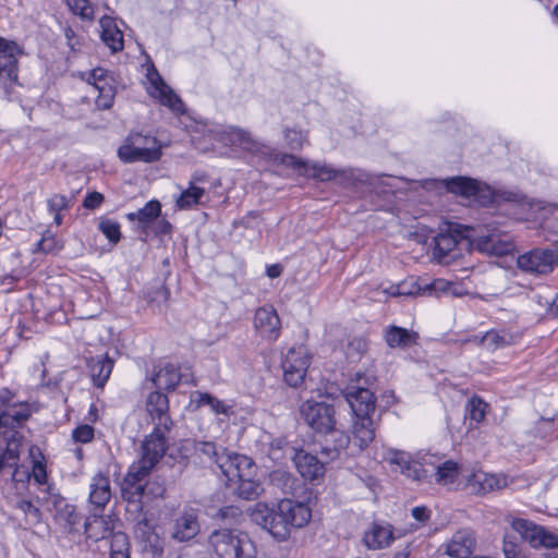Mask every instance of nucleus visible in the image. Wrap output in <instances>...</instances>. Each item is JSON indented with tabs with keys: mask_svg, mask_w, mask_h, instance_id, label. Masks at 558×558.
Returning <instances> with one entry per match:
<instances>
[{
	"mask_svg": "<svg viewBox=\"0 0 558 558\" xmlns=\"http://www.w3.org/2000/svg\"><path fill=\"white\" fill-rule=\"evenodd\" d=\"M9 390L0 391V473L5 470L15 474L23 435L17 430L31 416L28 404H10Z\"/></svg>",
	"mask_w": 558,
	"mask_h": 558,
	"instance_id": "f257e3e1",
	"label": "nucleus"
},
{
	"mask_svg": "<svg viewBox=\"0 0 558 558\" xmlns=\"http://www.w3.org/2000/svg\"><path fill=\"white\" fill-rule=\"evenodd\" d=\"M207 543L218 558H257L255 543L236 529L214 530Z\"/></svg>",
	"mask_w": 558,
	"mask_h": 558,
	"instance_id": "f03ea898",
	"label": "nucleus"
},
{
	"mask_svg": "<svg viewBox=\"0 0 558 558\" xmlns=\"http://www.w3.org/2000/svg\"><path fill=\"white\" fill-rule=\"evenodd\" d=\"M118 156L126 163L154 162L161 157V147L154 136L131 133L119 147Z\"/></svg>",
	"mask_w": 558,
	"mask_h": 558,
	"instance_id": "7ed1b4c3",
	"label": "nucleus"
},
{
	"mask_svg": "<svg viewBox=\"0 0 558 558\" xmlns=\"http://www.w3.org/2000/svg\"><path fill=\"white\" fill-rule=\"evenodd\" d=\"M505 520L510 524L512 530L519 533L521 538L529 542L532 547H558V535L544 526L537 525L526 519L515 518L512 514H507Z\"/></svg>",
	"mask_w": 558,
	"mask_h": 558,
	"instance_id": "20e7f679",
	"label": "nucleus"
},
{
	"mask_svg": "<svg viewBox=\"0 0 558 558\" xmlns=\"http://www.w3.org/2000/svg\"><path fill=\"white\" fill-rule=\"evenodd\" d=\"M300 414L306 424L317 433H328L336 426L335 407L325 401H304L300 407Z\"/></svg>",
	"mask_w": 558,
	"mask_h": 558,
	"instance_id": "39448f33",
	"label": "nucleus"
},
{
	"mask_svg": "<svg viewBox=\"0 0 558 558\" xmlns=\"http://www.w3.org/2000/svg\"><path fill=\"white\" fill-rule=\"evenodd\" d=\"M251 518L280 542L290 536L291 531L278 507L269 508L266 504L258 502L252 508Z\"/></svg>",
	"mask_w": 558,
	"mask_h": 558,
	"instance_id": "423d86ee",
	"label": "nucleus"
},
{
	"mask_svg": "<svg viewBox=\"0 0 558 558\" xmlns=\"http://www.w3.org/2000/svg\"><path fill=\"white\" fill-rule=\"evenodd\" d=\"M160 427H154L153 432L145 438L142 444L141 458L132 465L138 470L150 473L167 451V433Z\"/></svg>",
	"mask_w": 558,
	"mask_h": 558,
	"instance_id": "0eeeda50",
	"label": "nucleus"
},
{
	"mask_svg": "<svg viewBox=\"0 0 558 558\" xmlns=\"http://www.w3.org/2000/svg\"><path fill=\"white\" fill-rule=\"evenodd\" d=\"M148 472L138 470L137 466L131 465L129 473L124 477L121 485L122 498L128 502V512H134L138 515L143 511V498L145 494V483L143 481Z\"/></svg>",
	"mask_w": 558,
	"mask_h": 558,
	"instance_id": "6e6552de",
	"label": "nucleus"
},
{
	"mask_svg": "<svg viewBox=\"0 0 558 558\" xmlns=\"http://www.w3.org/2000/svg\"><path fill=\"white\" fill-rule=\"evenodd\" d=\"M310 354L304 345L291 348L282 362L283 378L291 387L300 386L310 365Z\"/></svg>",
	"mask_w": 558,
	"mask_h": 558,
	"instance_id": "1a4fd4ad",
	"label": "nucleus"
},
{
	"mask_svg": "<svg viewBox=\"0 0 558 558\" xmlns=\"http://www.w3.org/2000/svg\"><path fill=\"white\" fill-rule=\"evenodd\" d=\"M475 245L480 252L495 256H505L515 250L512 235L497 228L488 229L487 233L478 235Z\"/></svg>",
	"mask_w": 558,
	"mask_h": 558,
	"instance_id": "9d476101",
	"label": "nucleus"
},
{
	"mask_svg": "<svg viewBox=\"0 0 558 558\" xmlns=\"http://www.w3.org/2000/svg\"><path fill=\"white\" fill-rule=\"evenodd\" d=\"M518 267L529 274H547L553 270V248H534L517 258Z\"/></svg>",
	"mask_w": 558,
	"mask_h": 558,
	"instance_id": "9b49d317",
	"label": "nucleus"
},
{
	"mask_svg": "<svg viewBox=\"0 0 558 558\" xmlns=\"http://www.w3.org/2000/svg\"><path fill=\"white\" fill-rule=\"evenodd\" d=\"M146 412L148 413L155 427L170 430L173 422L169 415V400L160 391L150 392L146 399Z\"/></svg>",
	"mask_w": 558,
	"mask_h": 558,
	"instance_id": "f8f14e48",
	"label": "nucleus"
},
{
	"mask_svg": "<svg viewBox=\"0 0 558 558\" xmlns=\"http://www.w3.org/2000/svg\"><path fill=\"white\" fill-rule=\"evenodd\" d=\"M150 83L149 94L174 112H183V102L180 97L163 82L159 73L154 70L147 74Z\"/></svg>",
	"mask_w": 558,
	"mask_h": 558,
	"instance_id": "ddd939ff",
	"label": "nucleus"
},
{
	"mask_svg": "<svg viewBox=\"0 0 558 558\" xmlns=\"http://www.w3.org/2000/svg\"><path fill=\"white\" fill-rule=\"evenodd\" d=\"M344 397L354 416H372L375 413L376 399L369 389L350 387Z\"/></svg>",
	"mask_w": 558,
	"mask_h": 558,
	"instance_id": "4468645a",
	"label": "nucleus"
},
{
	"mask_svg": "<svg viewBox=\"0 0 558 558\" xmlns=\"http://www.w3.org/2000/svg\"><path fill=\"white\" fill-rule=\"evenodd\" d=\"M395 541L393 527L389 523L373 522L364 532L362 543L369 550L389 547Z\"/></svg>",
	"mask_w": 558,
	"mask_h": 558,
	"instance_id": "2eb2a0df",
	"label": "nucleus"
},
{
	"mask_svg": "<svg viewBox=\"0 0 558 558\" xmlns=\"http://www.w3.org/2000/svg\"><path fill=\"white\" fill-rule=\"evenodd\" d=\"M277 507L287 521L290 531L305 526L312 518L311 509L303 502L282 499Z\"/></svg>",
	"mask_w": 558,
	"mask_h": 558,
	"instance_id": "dca6fc26",
	"label": "nucleus"
},
{
	"mask_svg": "<svg viewBox=\"0 0 558 558\" xmlns=\"http://www.w3.org/2000/svg\"><path fill=\"white\" fill-rule=\"evenodd\" d=\"M475 544L476 539L473 531L461 529L444 545L445 554L451 558H469L475 548Z\"/></svg>",
	"mask_w": 558,
	"mask_h": 558,
	"instance_id": "f3484780",
	"label": "nucleus"
},
{
	"mask_svg": "<svg viewBox=\"0 0 558 558\" xmlns=\"http://www.w3.org/2000/svg\"><path fill=\"white\" fill-rule=\"evenodd\" d=\"M111 499L110 478L98 473L94 475L89 484L88 502L93 511L101 512Z\"/></svg>",
	"mask_w": 558,
	"mask_h": 558,
	"instance_id": "a211bd4d",
	"label": "nucleus"
},
{
	"mask_svg": "<svg viewBox=\"0 0 558 558\" xmlns=\"http://www.w3.org/2000/svg\"><path fill=\"white\" fill-rule=\"evenodd\" d=\"M254 326L264 338L276 340L279 336L280 318L272 306H263L255 312Z\"/></svg>",
	"mask_w": 558,
	"mask_h": 558,
	"instance_id": "6ab92c4d",
	"label": "nucleus"
},
{
	"mask_svg": "<svg viewBox=\"0 0 558 558\" xmlns=\"http://www.w3.org/2000/svg\"><path fill=\"white\" fill-rule=\"evenodd\" d=\"M324 434L326 437L322 445L320 454L326 462H330L338 459L344 452L350 444V438L336 427Z\"/></svg>",
	"mask_w": 558,
	"mask_h": 558,
	"instance_id": "aec40b11",
	"label": "nucleus"
},
{
	"mask_svg": "<svg viewBox=\"0 0 558 558\" xmlns=\"http://www.w3.org/2000/svg\"><path fill=\"white\" fill-rule=\"evenodd\" d=\"M293 461L302 477L310 481L322 477L325 473L324 464L327 463L303 450L294 453Z\"/></svg>",
	"mask_w": 558,
	"mask_h": 558,
	"instance_id": "412c9836",
	"label": "nucleus"
},
{
	"mask_svg": "<svg viewBox=\"0 0 558 558\" xmlns=\"http://www.w3.org/2000/svg\"><path fill=\"white\" fill-rule=\"evenodd\" d=\"M225 135L231 145L239 146L250 153L266 155L269 150L268 147L255 141L250 132L241 128L228 126L225 131Z\"/></svg>",
	"mask_w": 558,
	"mask_h": 558,
	"instance_id": "4be33fe9",
	"label": "nucleus"
},
{
	"mask_svg": "<svg viewBox=\"0 0 558 558\" xmlns=\"http://www.w3.org/2000/svg\"><path fill=\"white\" fill-rule=\"evenodd\" d=\"M94 512L85 521V533L88 538L98 542L112 534L114 523L110 515H101L96 511Z\"/></svg>",
	"mask_w": 558,
	"mask_h": 558,
	"instance_id": "5701e85b",
	"label": "nucleus"
},
{
	"mask_svg": "<svg viewBox=\"0 0 558 558\" xmlns=\"http://www.w3.org/2000/svg\"><path fill=\"white\" fill-rule=\"evenodd\" d=\"M387 460L396 464L399 471L413 481H422L425 477V471L422 465L410 459L404 451L391 450L387 456Z\"/></svg>",
	"mask_w": 558,
	"mask_h": 558,
	"instance_id": "b1692460",
	"label": "nucleus"
},
{
	"mask_svg": "<svg viewBox=\"0 0 558 558\" xmlns=\"http://www.w3.org/2000/svg\"><path fill=\"white\" fill-rule=\"evenodd\" d=\"M100 38L111 52H119L124 48L122 31L117 26L116 21L110 16H102L99 20Z\"/></svg>",
	"mask_w": 558,
	"mask_h": 558,
	"instance_id": "393cba45",
	"label": "nucleus"
},
{
	"mask_svg": "<svg viewBox=\"0 0 558 558\" xmlns=\"http://www.w3.org/2000/svg\"><path fill=\"white\" fill-rule=\"evenodd\" d=\"M248 465V457L230 452L227 449H221V454L217 460V466L220 469L228 483L234 481V470L236 468L242 469V471H247Z\"/></svg>",
	"mask_w": 558,
	"mask_h": 558,
	"instance_id": "a878e982",
	"label": "nucleus"
},
{
	"mask_svg": "<svg viewBox=\"0 0 558 558\" xmlns=\"http://www.w3.org/2000/svg\"><path fill=\"white\" fill-rule=\"evenodd\" d=\"M199 532L197 514L193 511H184L174 523L172 537L179 542L192 539Z\"/></svg>",
	"mask_w": 558,
	"mask_h": 558,
	"instance_id": "bb28decb",
	"label": "nucleus"
},
{
	"mask_svg": "<svg viewBox=\"0 0 558 558\" xmlns=\"http://www.w3.org/2000/svg\"><path fill=\"white\" fill-rule=\"evenodd\" d=\"M353 444L360 450L368 447L375 438V423L372 416H354Z\"/></svg>",
	"mask_w": 558,
	"mask_h": 558,
	"instance_id": "cd10ccee",
	"label": "nucleus"
},
{
	"mask_svg": "<svg viewBox=\"0 0 558 558\" xmlns=\"http://www.w3.org/2000/svg\"><path fill=\"white\" fill-rule=\"evenodd\" d=\"M181 380L179 369L171 363L159 365L150 381L157 389L173 390Z\"/></svg>",
	"mask_w": 558,
	"mask_h": 558,
	"instance_id": "c85d7f7f",
	"label": "nucleus"
},
{
	"mask_svg": "<svg viewBox=\"0 0 558 558\" xmlns=\"http://www.w3.org/2000/svg\"><path fill=\"white\" fill-rule=\"evenodd\" d=\"M434 256L439 263H449L448 258H456L458 240L450 233H439L434 238Z\"/></svg>",
	"mask_w": 558,
	"mask_h": 558,
	"instance_id": "c756f323",
	"label": "nucleus"
},
{
	"mask_svg": "<svg viewBox=\"0 0 558 558\" xmlns=\"http://www.w3.org/2000/svg\"><path fill=\"white\" fill-rule=\"evenodd\" d=\"M113 362L106 356L92 357L88 362V368L93 383L98 388L105 386L112 372Z\"/></svg>",
	"mask_w": 558,
	"mask_h": 558,
	"instance_id": "7c9ffc66",
	"label": "nucleus"
},
{
	"mask_svg": "<svg viewBox=\"0 0 558 558\" xmlns=\"http://www.w3.org/2000/svg\"><path fill=\"white\" fill-rule=\"evenodd\" d=\"M446 189L457 195L476 197L481 191L480 183L473 179L456 177L445 181Z\"/></svg>",
	"mask_w": 558,
	"mask_h": 558,
	"instance_id": "2f4dec72",
	"label": "nucleus"
},
{
	"mask_svg": "<svg viewBox=\"0 0 558 558\" xmlns=\"http://www.w3.org/2000/svg\"><path fill=\"white\" fill-rule=\"evenodd\" d=\"M335 180L342 187L353 186L356 183L371 184L372 177L361 169H340L336 171Z\"/></svg>",
	"mask_w": 558,
	"mask_h": 558,
	"instance_id": "473e14b6",
	"label": "nucleus"
},
{
	"mask_svg": "<svg viewBox=\"0 0 558 558\" xmlns=\"http://www.w3.org/2000/svg\"><path fill=\"white\" fill-rule=\"evenodd\" d=\"M161 213V204L156 201H149L146 205L134 213H129L126 218L130 221H138L143 228H146L150 222L156 220Z\"/></svg>",
	"mask_w": 558,
	"mask_h": 558,
	"instance_id": "72a5a7b5",
	"label": "nucleus"
},
{
	"mask_svg": "<svg viewBox=\"0 0 558 558\" xmlns=\"http://www.w3.org/2000/svg\"><path fill=\"white\" fill-rule=\"evenodd\" d=\"M416 332H410L409 330L391 326L386 330L385 340L390 348H407L415 342Z\"/></svg>",
	"mask_w": 558,
	"mask_h": 558,
	"instance_id": "f704fd0d",
	"label": "nucleus"
},
{
	"mask_svg": "<svg viewBox=\"0 0 558 558\" xmlns=\"http://www.w3.org/2000/svg\"><path fill=\"white\" fill-rule=\"evenodd\" d=\"M93 86L98 90V96L96 98L97 107L104 110L110 109L116 96V87L113 86L112 77L108 75L107 80H100Z\"/></svg>",
	"mask_w": 558,
	"mask_h": 558,
	"instance_id": "c9c22d12",
	"label": "nucleus"
},
{
	"mask_svg": "<svg viewBox=\"0 0 558 558\" xmlns=\"http://www.w3.org/2000/svg\"><path fill=\"white\" fill-rule=\"evenodd\" d=\"M474 481L480 484V489L484 494L508 486V478L502 474L477 473L474 474Z\"/></svg>",
	"mask_w": 558,
	"mask_h": 558,
	"instance_id": "e433bc0d",
	"label": "nucleus"
},
{
	"mask_svg": "<svg viewBox=\"0 0 558 558\" xmlns=\"http://www.w3.org/2000/svg\"><path fill=\"white\" fill-rule=\"evenodd\" d=\"M233 485H235L234 493L246 500L257 498L263 490L260 483L256 481L254 476L242 478Z\"/></svg>",
	"mask_w": 558,
	"mask_h": 558,
	"instance_id": "4c0bfd02",
	"label": "nucleus"
},
{
	"mask_svg": "<svg viewBox=\"0 0 558 558\" xmlns=\"http://www.w3.org/2000/svg\"><path fill=\"white\" fill-rule=\"evenodd\" d=\"M205 195V190L198 185H190L183 190L177 198L175 204L180 209H190L194 205L201 203L202 197Z\"/></svg>",
	"mask_w": 558,
	"mask_h": 558,
	"instance_id": "58836bf2",
	"label": "nucleus"
},
{
	"mask_svg": "<svg viewBox=\"0 0 558 558\" xmlns=\"http://www.w3.org/2000/svg\"><path fill=\"white\" fill-rule=\"evenodd\" d=\"M502 551L506 558H527L523 543L508 532L504 534Z\"/></svg>",
	"mask_w": 558,
	"mask_h": 558,
	"instance_id": "ea45409f",
	"label": "nucleus"
},
{
	"mask_svg": "<svg viewBox=\"0 0 558 558\" xmlns=\"http://www.w3.org/2000/svg\"><path fill=\"white\" fill-rule=\"evenodd\" d=\"M459 475L458 463L452 460H447L437 466L435 472V481L441 485L453 483Z\"/></svg>",
	"mask_w": 558,
	"mask_h": 558,
	"instance_id": "a19ab883",
	"label": "nucleus"
},
{
	"mask_svg": "<svg viewBox=\"0 0 558 558\" xmlns=\"http://www.w3.org/2000/svg\"><path fill=\"white\" fill-rule=\"evenodd\" d=\"M17 54L0 56V80L15 83L17 81Z\"/></svg>",
	"mask_w": 558,
	"mask_h": 558,
	"instance_id": "79ce46f5",
	"label": "nucleus"
},
{
	"mask_svg": "<svg viewBox=\"0 0 558 558\" xmlns=\"http://www.w3.org/2000/svg\"><path fill=\"white\" fill-rule=\"evenodd\" d=\"M222 447L218 448L214 442L210 441H196L194 444L195 453L203 459V462L215 463L221 454Z\"/></svg>",
	"mask_w": 558,
	"mask_h": 558,
	"instance_id": "37998d69",
	"label": "nucleus"
},
{
	"mask_svg": "<svg viewBox=\"0 0 558 558\" xmlns=\"http://www.w3.org/2000/svg\"><path fill=\"white\" fill-rule=\"evenodd\" d=\"M387 292L389 295H392V296H398V295L411 296V295L425 294L424 287L420 286L418 282L414 278L404 280L403 282L399 283L398 286H391L387 290Z\"/></svg>",
	"mask_w": 558,
	"mask_h": 558,
	"instance_id": "c03bdc74",
	"label": "nucleus"
},
{
	"mask_svg": "<svg viewBox=\"0 0 558 558\" xmlns=\"http://www.w3.org/2000/svg\"><path fill=\"white\" fill-rule=\"evenodd\" d=\"M286 145L291 150H301L304 145L308 144L307 132L295 128H287L283 131Z\"/></svg>",
	"mask_w": 558,
	"mask_h": 558,
	"instance_id": "a18cd8bd",
	"label": "nucleus"
},
{
	"mask_svg": "<svg viewBox=\"0 0 558 558\" xmlns=\"http://www.w3.org/2000/svg\"><path fill=\"white\" fill-rule=\"evenodd\" d=\"M272 154L270 155V157ZM274 157L276 160L279 159L281 165L299 170L300 174L305 175L310 174V162L298 158L291 154H277L274 153Z\"/></svg>",
	"mask_w": 558,
	"mask_h": 558,
	"instance_id": "49530a36",
	"label": "nucleus"
},
{
	"mask_svg": "<svg viewBox=\"0 0 558 558\" xmlns=\"http://www.w3.org/2000/svg\"><path fill=\"white\" fill-rule=\"evenodd\" d=\"M336 171L337 169L329 165L320 162H310V174L307 175L319 181L327 182L335 180Z\"/></svg>",
	"mask_w": 558,
	"mask_h": 558,
	"instance_id": "de8ad7c7",
	"label": "nucleus"
},
{
	"mask_svg": "<svg viewBox=\"0 0 558 558\" xmlns=\"http://www.w3.org/2000/svg\"><path fill=\"white\" fill-rule=\"evenodd\" d=\"M99 230L111 243L116 244L120 241L121 232L118 221L109 218H100Z\"/></svg>",
	"mask_w": 558,
	"mask_h": 558,
	"instance_id": "09e8293b",
	"label": "nucleus"
},
{
	"mask_svg": "<svg viewBox=\"0 0 558 558\" xmlns=\"http://www.w3.org/2000/svg\"><path fill=\"white\" fill-rule=\"evenodd\" d=\"M16 508L20 509L25 514L26 523L29 525H36L41 520V512L39 508H37L29 500H20L16 502Z\"/></svg>",
	"mask_w": 558,
	"mask_h": 558,
	"instance_id": "8fccbe9b",
	"label": "nucleus"
},
{
	"mask_svg": "<svg viewBox=\"0 0 558 558\" xmlns=\"http://www.w3.org/2000/svg\"><path fill=\"white\" fill-rule=\"evenodd\" d=\"M487 408L488 404L486 402L477 397H473L466 405V411L472 421L480 423L485 418Z\"/></svg>",
	"mask_w": 558,
	"mask_h": 558,
	"instance_id": "3c124183",
	"label": "nucleus"
},
{
	"mask_svg": "<svg viewBox=\"0 0 558 558\" xmlns=\"http://www.w3.org/2000/svg\"><path fill=\"white\" fill-rule=\"evenodd\" d=\"M62 248V243L50 231H46L36 244L37 252L57 253Z\"/></svg>",
	"mask_w": 558,
	"mask_h": 558,
	"instance_id": "603ef678",
	"label": "nucleus"
},
{
	"mask_svg": "<svg viewBox=\"0 0 558 558\" xmlns=\"http://www.w3.org/2000/svg\"><path fill=\"white\" fill-rule=\"evenodd\" d=\"M199 405H208L216 414H229L230 407L209 393H198Z\"/></svg>",
	"mask_w": 558,
	"mask_h": 558,
	"instance_id": "864d4df0",
	"label": "nucleus"
},
{
	"mask_svg": "<svg viewBox=\"0 0 558 558\" xmlns=\"http://www.w3.org/2000/svg\"><path fill=\"white\" fill-rule=\"evenodd\" d=\"M65 2L74 14L86 20L94 19V10L88 0H65Z\"/></svg>",
	"mask_w": 558,
	"mask_h": 558,
	"instance_id": "5fc2aeb1",
	"label": "nucleus"
},
{
	"mask_svg": "<svg viewBox=\"0 0 558 558\" xmlns=\"http://www.w3.org/2000/svg\"><path fill=\"white\" fill-rule=\"evenodd\" d=\"M287 449H288V441L284 437L274 438L269 442L268 456L271 460L278 461L283 458Z\"/></svg>",
	"mask_w": 558,
	"mask_h": 558,
	"instance_id": "6e6d98bb",
	"label": "nucleus"
},
{
	"mask_svg": "<svg viewBox=\"0 0 558 558\" xmlns=\"http://www.w3.org/2000/svg\"><path fill=\"white\" fill-rule=\"evenodd\" d=\"M507 343L505 336H501L498 331L490 330L487 331L482 337V344L489 350L497 349Z\"/></svg>",
	"mask_w": 558,
	"mask_h": 558,
	"instance_id": "4d7b16f0",
	"label": "nucleus"
},
{
	"mask_svg": "<svg viewBox=\"0 0 558 558\" xmlns=\"http://www.w3.org/2000/svg\"><path fill=\"white\" fill-rule=\"evenodd\" d=\"M70 199L62 194H53L47 201L48 210L52 213H61L69 208Z\"/></svg>",
	"mask_w": 558,
	"mask_h": 558,
	"instance_id": "13d9d810",
	"label": "nucleus"
},
{
	"mask_svg": "<svg viewBox=\"0 0 558 558\" xmlns=\"http://www.w3.org/2000/svg\"><path fill=\"white\" fill-rule=\"evenodd\" d=\"M59 520H63L71 532L73 527L80 522V517L75 512L73 506L66 505L58 514Z\"/></svg>",
	"mask_w": 558,
	"mask_h": 558,
	"instance_id": "bf43d9fd",
	"label": "nucleus"
},
{
	"mask_svg": "<svg viewBox=\"0 0 558 558\" xmlns=\"http://www.w3.org/2000/svg\"><path fill=\"white\" fill-rule=\"evenodd\" d=\"M94 427L90 425H81L77 426L73 433L72 437L76 442L87 444L90 442L94 438Z\"/></svg>",
	"mask_w": 558,
	"mask_h": 558,
	"instance_id": "052dcab7",
	"label": "nucleus"
},
{
	"mask_svg": "<svg viewBox=\"0 0 558 558\" xmlns=\"http://www.w3.org/2000/svg\"><path fill=\"white\" fill-rule=\"evenodd\" d=\"M166 492V485L163 481L153 480L145 482V494L146 497H162Z\"/></svg>",
	"mask_w": 558,
	"mask_h": 558,
	"instance_id": "680f3d73",
	"label": "nucleus"
},
{
	"mask_svg": "<svg viewBox=\"0 0 558 558\" xmlns=\"http://www.w3.org/2000/svg\"><path fill=\"white\" fill-rule=\"evenodd\" d=\"M242 515V511L235 506H226L218 510L216 517L221 520H229L231 522H238Z\"/></svg>",
	"mask_w": 558,
	"mask_h": 558,
	"instance_id": "e2e57ef3",
	"label": "nucleus"
},
{
	"mask_svg": "<svg viewBox=\"0 0 558 558\" xmlns=\"http://www.w3.org/2000/svg\"><path fill=\"white\" fill-rule=\"evenodd\" d=\"M23 54V49L12 40L0 37V56Z\"/></svg>",
	"mask_w": 558,
	"mask_h": 558,
	"instance_id": "0e129e2a",
	"label": "nucleus"
},
{
	"mask_svg": "<svg viewBox=\"0 0 558 558\" xmlns=\"http://www.w3.org/2000/svg\"><path fill=\"white\" fill-rule=\"evenodd\" d=\"M104 202V195L99 192H92L86 195L83 201V206L87 209H96Z\"/></svg>",
	"mask_w": 558,
	"mask_h": 558,
	"instance_id": "69168bd1",
	"label": "nucleus"
},
{
	"mask_svg": "<svg viewBox=\"0 0 558 558\" xmlns=\"http://www.w3.org/2000/svg\"><path fill=\"white\" fill-rule=\"evenodd\" d=\"M448 290H449V282H447L442 279L434 280L432 283L424 286L425 294H432L433 292H446Z\"/></svg>",
	"mask_w": 558,
	"mask_h": 558,
	"instance_id": "338daca9",
	"label": "nucleus"
},
{
	"mask_svg": "<svg viewBox=\"0 0 558 558\" xmlns=\"http://www.w3.org/2000/svg\"><path fill=\"white\" fill-rule=\"evenodd\" d=\"M108 71L102 68H96L88 73L87 83L90 85H95L100 80H107Z\"/></svg>",
	"mask_w": 558,
	"mask_h": 558,
	"instance_id": "774afa93",
	"label": "nucleus"
}]
</instances>
